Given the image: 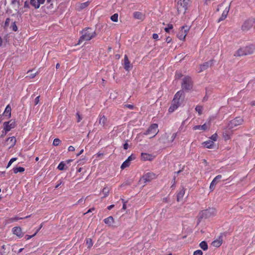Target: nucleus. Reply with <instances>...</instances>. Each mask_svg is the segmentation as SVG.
I'll return each instance as SVG.
<instances>
[{"mask_svg":"<svg viewBox=\"0 0 255 255\" xmlns=\"http://www.w3.org/2000/svg\"><path fill=\"white\" fill-rule=\"evenodd\" d=\"M222 177L221 175H218L213 179L209 187L211 191H213L215 189L216 185L220 181Z\"/></svg>","mask_w":255,"mask_h":255,"instance_id":"ddd939ff","label":"nucleus"},{"mask_svg":"<svg viewBox=\"0 0 255 255\" xmlns=\"http://www.w3.org/2000/svg\"><path fill=\"white\" fill-rule=\"evenodd\" d=\"M10 18H7L5 20V26H8V24H9V21H10Z\"/></svg>","mask_w":255,"mask_h":255,"instance_id":"13d9d810","label":"nucleus"},{"mask_svg":"<svg viewBox=\"0 0 255 255\" xmlns=\"http://www.w3.org/2000/svg\"><path fill=\"white\" fill-rule=\"evenodd\" d=\"M254 23H255V19L250 18L243 23L241 29L244 31H247L253 26Z\"/></svg>","mask_w":255,"mask_h":255,"instance_id":"423d86ee","label":"nucleus"},{"mask_svg":"<svg viewBox=\"0 0 255 255\" xmlns=\"http://www.w3.org/2000/svg\"><path fill=\"white\" fill-rule=\"evenodd\" d=\"M109 191H110L109 189L107 187H105L103 188L102 192H103V194H104V197H102V198H105L108 196Z\"/></svg>","mask_w":255,"mask_h":255,"instance_id":"72a5a7b5","label":"nucleus"},{"mask_svg":"<svg viewBox=\"0 0 255 255\" xmlns=\"http://www.w3.org/2000/svg\"><path fill=\"white\" fill-rule=\"evenodd\" d=\"M36 235V233H35L32 235H26L25 238L27 240L30 239L32 237H34Z\"/></svg>","mask_w":255,"mask_h":255,"instance_id":"8fccbe9b","label":"nucleus"},{"mask_svg":"<svg viewBox=\"0 0 255 255\" xmlns=\"http://www.w3.org/2000/svg\"><path fill=\"white\" fill-rule=\"evenodd\" d=\"M255 47L253 45H250L244 47L245 55H250L254 53Z\"/></svg>","mask_w":255,"mask_h":255,"instance_id":"a211bd4d","label":"nucleus"},{"mask_svg":"<svg viewBox=\"0 0 255 255\" xmlns=\"http://www.w3.org/2000/svg\"><path fill=\"white\" fill-rule=\"evenodd\" d=\"M132 65L130 64V62L128 60V57L127 55L124 56V67L127 71H129V70L132 68Z\"/></svg>","mask_w":255,"mask_h":255,"instance_id":"dca6fc26","label":"nucleus"},{"mask_svg":"<svg viewBox=\"0 0 255 255\" xmlns=\"http://www.w3.org/2000/svg\"><path fill=\"white\" fill-rule=\"evenodd\" d=\"M88 5V2H84V3H82L81 4V6H80V7L81 8H85L86 6H87Z\"/></svg>","mask_w":255,"mask_h":255,"instance_id":"3c124183","label":"nucleus"},{"mask_svg":"<svg viewBox=\"0 0 255 255\" xmlns=\"http://www.w3.org/2000/svg\"><path fill=\"white\" fill-rule=\"evenodd\" d=\"M136 158V156L134 154H131L128 157V159H126L122 164L121 168L124 169L126 167H128L130 165V162L132 160H134Z\"/></svg>","mask_w":255,"mask_h":255,"instance_id":"f8f14e48","label":"nucleus"},{"mask_svg":"<svg viewBox=\"0 0 255 255\" xmlns=\"http://www.w3.org/2000/svg\"><path fill=\"white\" fill-rule=\"evenodd\" d=\"M185 121H183L182 122V124H181V126L179 127V131H184V130L183 129V127L185 125Z\"/></svg>","mask_w":255,"mask_h":255,"instance_id":"09e8293b","label":"nucleus"},{"mask_svg":"<svg viewBox=\"0 0 255 255\" xmlns=\"http://www.w3.org/2000/svg\"><path fill=\"white\" fill-rule=\"evenodd\" d=\"M127 202H124V204H123V208L122 209L123 210H126V208H127V206H126V203H127Z\"/></svg>","mask_w":255,"mask_h":255,"instance_id":"0e129e2a","label":"nucleus"},{"mask_svg":"<svg viewBox=\"0 0 255 255\" xmlns=\"http://www.w3.org/2000/svg\"><path fill=\"white\" fill-rule=\"evenodd\" d=\"M217 137H218V135L216 133H215L214 134H213L210 138L212 139V141H216L217 139Z\"/></svg>","mask_w":255,"mask_h":255,"instance_id":"a18cd8bd","label":"nucleus"},{"mask_svg":"<svg viewBox=\"0 0 255 255\" xmlns=\"http://www.w3.org/2000/svg\"><path fill=\"white\" fill-rule=\"evenodd\" d=\"M24 168L22 167H15L13 169V172L15 174L17 173L18 172H23L24 171Z\"/></svg>","mask_w":255,"mask_h":255,"instance_id":"473e14b6","label":"nucleus"},{"mask_svg":"<svg viewBox=\"0 0 255 255\" xmlns=\"http://www.w3.org/2000/svg\"><path fill=\"white\" fill-rule=\"evenodd\" d=\"M222 240H217L214 241L212 242V244L214 247L218 248V247H219L222 245Z\"/></svg>","mask_w":255,"mask_h":255,"instance_id":"2f4dec72","label":"nucleus"},{"mask_svg":"<svg viewBox=\"0 0 255 255\" xmlns=\"http://www.w3.org/2000/svg\"><path fill=\"white\" fill-rule=\"evenodd\" d=\"M11 29L14 31H16L17 30V27L16 25V22H13L11 26H10Z\"/></svg>","mask_w":255,"mask_h":255,"instance_id":"58836bf2","label":"nucleus"},{"mask_svg":"<svg viewBox=\"0 0 255 255\" xmlns=\"http://www.w3.org/2000/svg\"><path fill=\"white\" fill-rule=\"evenodd\" d=\"M11 107L9 105H7L4 110V114L5 116H7L8 118H9L11 117Z\"/></svg>","mask_w":255,"mask_h":255,"instance_id":"393cba45","label":"nucleus"},{"mask_svg":"<svg viewBox=\"0 0 255 255\" xmlns=\"http://www.w3.org/2000/svg\"><path fill=\"white\" fill-rule=\"evenodd\" d=\"M158 132V125L157 124H152L144 132V134H153L152 137L155 136Z\"/></svg>","mask_w":255,"mask_h":255,"instance_id":"1a4fd4ad","label":"nucleus"},{"mask_svg":"<svg viewBox=\"0 0 255 255\" xmlns=\"http://www.w3.org/2000/svg\"><path fill=\"white\" fill-rule=\"evenodd\" d=\"M243 122V119L240 117H238L229 122L228 125V127L229 129H232L238 126L242 125Z\"/></svg>","mask_w":255,"mask_h":255,"instance_id":"0eeeda50","label":"nucleus"},{"mask_svg":"<svg viewBox=\"0 0 255 255\" xmlns=\"http://www.w3.org/2000/svg\"><path fill=\"white\" fill-rule=\"evenodd\" d=\"M134 18L142 20L144 18V15L140 12L135 11L133 13Z\"/></svg>","mask_w":255,"mask_h":255,"instance_id":"b1692460","label":"nucleus"},{"mask_svg":"<svg viewBox=\"0 0 255 255\" xmlns=\"http://www.w3.org/2000/svg\"><path fill=\"white\" fill-rule=\"evenodd\" d=\"M251 105L252 106H255V101H253L251 102Z\"/></svg>","mask_w":255,"mask_h":255,"instance_id":"774afa93","label":"nucleus"},{"mask_svg":"<svg viewBox=\"0 0 255 255\" xmlns=\"http://www.w3.org/2000/svg\"><path fill=\"white\" fill-rule=\"evenodd\" d=\"M61 143V140L59 138H55L53 142V145L58 146Z\"/></svg>","mask_w":255,"mask_h":255,"instance_id":"4c0bfd02","label":"nucleus"},{"mask_svg":"<svg viewBox=\"0 0 255 255\" xmlns=\"http://www.w3.org/2000/svg\"><path fill=\"white\" fill-rule=\"evenodd\" d=\"M156 175L153 172H147L144 173L140 178L139 181H143L144 183L150 182L152 180L155 178Z\"/></svg>","mask_w":255,"mask_h":255,"instance_id":"6e6552de","label":"nucleus"},{"mask_svg":"<svg viewBox=\"0 0 255 255\" xmlns=\"http://www.w3.org/2000/svg\"><path fill=\"white\" fill-rule=\"evenodd\" d=\"M183 94V92L182 91H179L175 94L168 109L169 113H173L182 104L184 100V96L182 97Z\"/></svg>","mask_w":255,"mask_h":255,"instance_id":"f257e3e1","label":"nucleus"},{"mask_svg":"<svg viewBox=\"0 0 255 255\" xmlns=\"http://www.w3.org/2000/svg\"><path fill=\"white\" fill-rule=\"evenodd\" d=\"M111 19L114 22H117L118 20V14L115 13L111 17Z\"/></svg>","mask_w":255,"mask_h":255,"instance_id":"c9c22d12","label":"nucleus"},{"mask_svg":"<svg viewBox=\"0 0 255 255\" xmlns=\"http://www.w3.org/2000/svg\"><path fill=\"white\" fill-rule=\"evenodd\" d=\"M84 151V150L83 149H81L80 152L77 154V156H79L80 155H81Z\"/></svg>","mask_w":255,"mask_h":255,"instance_id":"338daca9","label":"nucleus"},{"mask_svg":"<svg viewBox=\"0 0 255 255\" xmlns=\"http://www.w3.org/2000/svg\"><path fill=\"white\" fill-rule=\"evenodd\" d=\"M193 86V82L192 78L188 76L184 77L181 83L182 90L186 92H189L192 89Z\"/></svg>","mask_w":255,"mask_h":255,"instance_id":"39448f33","label":"nucleus"},{"mask_svg":"<svg viewBox=\"0 0 255 255\" xmlns=\"http://www.w3.org/2000/svg\"><path fill=\"white\" fill-rule=\"evenodd\" d=\"M193 255H203V252L201 250H198L194 252Z\"/></svg>","mask_w":255,"mask_h":255,"instance_id":"c03bdc74","label":"nucleus"},{"mask_svg":"<svg viewBox=\"0 0 255 255\" xmlns=\"http://www.w3.org/2000/svg\"><path fill=\"white\" fill-rule=\"evenodd\" d=\"M114 206H115V205H113V204H112V205H110L109 206H108L107 208H108V210H111L113 208H114Z\"/></svg>","mask_w":255,"mask_h":255,"instance_id":"69168bd1","label":"nucleus"},{"mask_svg":"<svg viewBox=\"0 0 255 255\" xmlns=\"http://www.w3.org/2000/svg\"><path fill=\"white\" fill-rule=\"evenodd\" d=\"M175 77L176 79H180L182 77V74L180 72H177L175 74Z\"/></svg>","mask_w":255,"mask_h":255,"instance_id":"49530a36","label":"nucleus"},{"mask_svg":"<svg viewBox=\"0 0 255 255\" xmlns=\"http://www.w3.org/2000/svg\"><path fill=\"white\" fill-rule=\"evenodd\" d=\"M203 110V107L200 105H197L195 108V111L198 113L199 115H202Z\"/></svg>","mask_w":255,"mask_h":255,"instance_id":"f704fd0d","label":"nucleus"},{"mask_svg":"<svg viewBox=\"0 0 255 255\" xmlns=\"http://www.w3.org/2000/svg\"><path fill=\"white\" fill-rule=\"evenodd\" d=\"M123 147L125 149H127L128 147V143H125L124 144Z\"/></svg>","mask_w":255,"mask_h":255,"instance_id":"680f3d73","label":"nucleus"},{"mask_svg":"<svg viewBox=\"0 0 255 255\" xmlns=\"http://www.w3.org/2000/svg\"><path fill=\"white\" fill-rule=\"evenodd\" d=\"M173 25L171 24H168L167 27H165L164 30L166 32H169V30L173 28Z\"/></svg>","mask_w":255,"mask_h":255,"instance_id":"ea45409f","label":"nucleus"},{"mask_svg":"<svg viewBox=\"0 0 255 255\" xmlns=\"http://www.w3.org/2000/svg\"><path fill=\"white\" fill-rule=\"evenodd\" d=\"M175 179H176V176H174L173 180H172V185L171 186V188H172V189H174L175 187V184H176Z\"/></svg>","mask_w":255,"mask_h":255,"instance_id":"37998d69","label":"nucleus"},{"mask_svg":"<svg viewBox=\"0 0 255 255\" xmlns=\"http://www.w3.org/2000/svg\"><path fill=\"white\" fill-rule=\"evenodd\" d=\"M216 214V210L214 208H209L206 210L201 211L199 214V222L201 221L202 219H208L211 217L215 216Z\"/></svg>","mask_w":255,"mask_h":255,"instance_id":"7ed1b4c3","label":"nucleus"},{"mask_svg":"<svg viewBox=\"0 0 255 255\" xmlns=\"http://www.w3.org/2000/svg\"><path fill=\"white\" fill-rule=\"evenodd\" d=\"M36 75V73H31V74H30L28 76H27V77H29L31 79H32L35 77Z\"/></svg>","mask_w":255,"mask_h":255,"instance_id":"864d4df0","label":"nucleus"},{"mask_svg":"<svg viewBox=\"0 0 255 255\" xmlns=\"http://www.w3.org/2000/svg\"><path fill=\"white\" fill-rule=\"evenodd\" d=\"M30 4L35 7V8L37 9L39 7L40 4L39 3L38 0H30Z\"/></svg>","mask_w":255,"mask_h":255,"instance_id":"c756f323","label":"nucleus"},{"mask_svg":"<svg viewBox=\"0 0 255 255\" xmlns=\"http://www.w3.org/2000/svg\"><path fill=\"white\" fill-rule=\"evenodd\" d=\"M213 60H211L209 61L204 62V63L200 65V69L198 71L199 73L201 72L210 67H211L213 64Z\"/></svg>","mask_w":255,"mask_h":255,"instance_id":"4468645a","label":"nucleus"},{"mask_svg":"<svg viewBox=\"0 0 255 255\" xmlns=\"http://www.w3.org/2000/svg\"><path fill=\"white\" fill-rule=\"evenodd\" d=\"M86 244L88 246V248H90L93 245L92 240L90 238L86 240Z\"/></svg>","mask_w":255,"mask_h":255,"instance_id":"e433bc0d","label":"nucleus"},{"mask_svg":"<svg viewBox=\"0 0 255 255\" xmlns=\"http://www.w3.org/2000/svg\"><path fill=\"white\" fill-rule=\"evenodd\" d=\"M7 142H9L11 143V147H13L16 143V139L14 136L8 137L6 139Z\"/></svg>","mask_w":255,"mask_h":255,"instance_id":"bb28decb","label":"nucleus"},{"mask_svg":"<svg viewBox=\"0 0 255 255\" xmlns=\"http://www.w3.org/2000/svg\"><path fill=\"white\" fill-rule=\"evenodd\" d=\"M230 8V5H229L228 7H227L225 9V10L223 11V12L221 16L218 20V22H220L221 21L225 19V18L227 17L228 12L229 11Z\"/></svg>","mask_w":255,"mask_h":255,"instance_id":"aec40b11","label":"nucleus"},{"mask_svg":"<svg viewBox=\"0 0 255 255\" xmlns=\"http://www.w3.org/2000/svg\"><path fill=\"white\" fill-rule=\"evenodd\" d=\"M189 30V27L187 25H184L181 27V29L177 34V37L181 40H184Z\"/></svg>","mask_w":255,"mask_h":255,"instance_id":"9d476101","label":"nucleus"},{"mask_svg":"<svg viewBox=\"0 0 255 255\" xmlns=\"http://www.w3.org/2000/svg\"><path fill=\"white\" fill-rule=\"evenodd\" d=\"M109 121L107 118L104 116L100 115L99 116V124L102 127H104L108 125Z\"/></svg>","mask_w":255,"mask_h":255,"instance_id":"2eb2a0df","label":"nucleus"},{"mask_svg":"<svg viewBox=\"0 0 255 255\" xmlns=\"http://www.w3.org/2000/svg\"><path fill=\"white\" fill-rule=\"evenodd\" d=\"M190 0H179L176 4V8L178 14L185 13L189 6Z\"/></svg>","mask_w":255,"mask_h":255,"instance_id":"20e7f679","label":"nucleus"},{"mask_svg":"<svg viewBox=\"0 0 255 255\" xmlns=\"http://www.w3.org/2000/svg\"><path fill=\"white\" fill-rule=\"evenodd\" d=\"M17 159V158L16 157H14V158H12L11 159H10V160L9 161L8 163V164H7V168H8L9 166H10V165L15 161H16V160Z\"/></svg>","mask_w":255,"mask_h":255,"instance_id":"79ce46f5","label":"nucleus"},{"mask_svg":"<svg viewBox=\"0 0 255 255\" xmlns=\"http://www.w3.org/2000/svg\"><path fill=\"white\" fill-rule=\"evenodd\" d=\"M76 116L78 118V119H77V122H80L81 121V120H82V118L81 117L80 115H79V114L78 113H77L76 114Z\"/></svg>","mask_w":255,"mask_h":255,"instance_id":"6e6d98bb","label":"nucleus"},{"mask_svg":"<svg viewBox=\"0 0 255 255\" xmlns=\"http://www.w3.org/2000/svg\"><path fill=\"white\" fill-rule=\"evenodd\" d=\"M171 38L169 36L167 37L166 38V42L167 43H169L171 41Z\"/></svg>","mask_w":255,"mask_h":255,"instance_id":"052dcab7","label":"nucleus"},{"mask_svg":"<svg viewBox=\"0 0 255 255\" xmlns=\"http://www.w3.org/2000/svg\"><path fill=\"white\" fill-rule=\"evenodd\" d=\"M95 210V208L94 207H93L92 208H90L89 209L87 212H86L85 213H84V214L85 215V214H87L88 213H91L92 212V211H94Z\"/></svg>","mask_w":255,"mask_h":255,"instance_id":"5fc2aeb1","label":"nucleus"},{"mask_svg":"<svg viewBox=\"0 0 255 255\" xmlns=\"http://www.w3.org/2000/svg\"><path fill=\"white\" fill-rule=\"evenodd\" d=\"M141 157L143 160H151L153 159V156L147 153H142Z\"/></svg>","mask_w":255,"mask_h":255,"instance_id":"4be33fe9","label":"nucleus"},{"mask_svg":"<svg viewBox=\"0 0 255 255\" xmlns=\"http://www.w3.org/2000/svg\"><path fill=\"white\" fill-rule=\"evenodd\" d=\"M134 107L133 105H131V104H125V105H123V108H127L130 110L133 109Z\"/></svg>","mask_w":255,"mask_h":255,"instance_id":"a19ab883","label":"nucleus"},{"mask_svg":"<svg viewBox=\"0 0 255 255\" xmlns=\"http://www.w3.org/2000/svg\"><path fill=\"white\" fill-rule=\"evenodd\" d=\"M13 234L16 235L19 238H21L23 234L22 233L21 229L19 227H15L12 228Z\"/></svg>","mask_w":255,"mask_h":255,"instance_id":"6ab92c4d","label":"nucleus"},{"mask_svg":"<svg viewBox=\"0 0 255 255\" xmlns=\"http://www.w3.org/2000/svg\"><path fill=\"white\" fill-rule=\"evenodd\" d=\"M177 136V133H174L172 134L171 137V138H170V142H173L174 141V140L175 139V138H176Z\"/></svg>","mask_w":255,"mask_h":255,"instance_id":"de8ad7c7","label":"nucleus"},{"mask_svg":"<svg viewBox=\"0 0 255 255\" xmlns=\"http://www.w3.org/2000/svg\"><path fill=\"white\" fill-rule=\"evenodd\" d=\"M244 55H245L244 53V47L238 49L234 54V56H242Z\"/></svg>","mask_w":255,"mask_h":255,"instance_id":"c85d7f7f","label":"nucleus"},{"mask_svg":"<svg viewBox=\"0 0 255 255\" xmlns=\"http://www.w3.org/2000/svg\"><path fill=\"white\" fill-rule=\"evenodd\" d=\"M185 189L184 187L182 186L179 191L178 192L177 194V201L179 202L183 200V198L185 194Z\"/></svg>","mask_w":255,"mask_h":255,"instance_id":"f3484780","label":"nucleus"},{"mask_svg":"<svg viewBox=\"0 0 255 255\" xmlns=\"http://www.w3.org/2000/svg\"><path fill=\"white\" fill-rule=\"evenodd\" d=\"M59 183L57 185H56V186H55V188H58L60 185H61L62 184H63V182L61 180H60L59 181Z\"/></svg>","mask_w":255,"mask_h":255,"instance_id":"e2e57ef3","label":"nucleus"},{"mask_svg":"<svg viewBox=\"0 0 255 255\" xmlns=\"http://www.w3.org/2000/svg\"><path fill=\"white\" fill-rule=\"evenodd\" d=\"M15 126V123L14 121L10 120L5 122L3 123V129L5 132L10 130L11 128H13Z\"/></svg>","mask_w":255,"mask_h":255,"instance_id":"9b49d317","label":"nucleus"},{"mask_svg":"<svg viewBox=\"0 0 255 255\" xmlns=\"http://www.w3.org/2000/svg\"><path fill=\"white\" fill-rule=\"evenodd\" d=\"M82 35L80 36L79 40V43H81L84 41H88L96 36V33L92 28L87 27L81 31Z\"/></svg>","mask_w":255,"mask_h":255,"instance_id":"f03ea898","label":"nucleus"},{"mask_svg":"<svg viewBox=\"0 0 255 255\" xmlns=\"http://www.w3.org/2000/svg\"><path fill=\"white\" fill-rule=\"evenodd\" d=\"M67 167L66 166V163L64 161H61L58 165L57 168L59 170H64L67 169Z\"/></svg>","mask_w":255,"mask_h":255,"instance_id":"cd10ccee","label":"nucleus"},{"mask_svg":"<svg viewBox=\"0 0 255 255\" xmlns=\"http://www.w3.org/2000/svg\"><path fill=\"white\" fill-rule=\"evenodd\" d=\"M209 127V124L208 125H207L206 124H204V125H197V126H195L194 127H193V129L194 130H197V129H200V130H207Z\"/></svg>","mask_w":255,"mask_h":255,"instance_id":"412c9836","label":"nucleus"},{"mask_svg":"<svg viewBox=\"0 0 255 255\" xmlns=\"http://www.w3.org/2000/svg\"><path fill=\"white\" fill-rule=\"evenodd\" d=\"M104 221L106 224L108 225L109 226H112L114 223V219L112 216H110L105 219Z\"/></svg>","mask_w":255,"mask_h":255,"instance_id":"5701e85b","label":"nucleus"},{"mask_svg":"<svg viewBox=\"0 0 255 255\" xmlns=\"http://www.w3.org/2000/svg\"><path fill=\"white\" fill-rule=\"evenodd\" d=\"M204 146L207 148H212L214 145V141L209 140L203 143Z\"/></svg>","mask_w":255,"mask_h":255,"instance_id":"a878e982","label":"nucleus"},{"mask_svg":"<svg viewBox=\"0 0 255 255\" xmlns=\"http://www.w3.org/2000/svg\"><path fill=\"white\" fill-rule=\"evenodd\" d=\"M68 149L69 151H74L75 150V148L74 146L71 145L69 146Z\"/></svg>","mask_w":255,"mask_h":255,"instance_id":"bf43d9fd","label":"nucleus"},{"mask_svg":"<svg viewBox=\"0 0 255 255\" xmlns=\"http://www.w3.org/2000/svg\"><path fill=\"white\" fill-rule=\"evenodd\" d=\"M39 96H37L34 100V105H36L38 104L39 102Z\"/></svg>","mask_w":255,"mask_h":255,"instance_id":"603ef678","label":"nucleus"},{"mask_svg":"<svg viewBox=\"0 0 255 255\" xmlns=\"http://www.w3.org/2000/svg\"><path fill=\"white\" fill-rule=\"evenodd\" d=\"M199 246L204 251H206L208 249V244L205 241L201 242L199 244Z\"/></svg>","mask_w":255,"mask_h":255,"instance_id":"7c9ffc66","label":"nucleus"},{"mask_svg":"<svg viewBox=\"0 0 255 255\" xmlns=\"http://www.w3.org/2000/svg\"><path fill=\"white\" fill-rule=\"evenodd\" d=\"M152 38L154 39L157 40L158 39V35L156 33H153L152 35Z\"/></svg>","mask_w":255,"mask_h":255,"instance_id":"4d7b16f0","label":"nucleus"}]
</instances>
